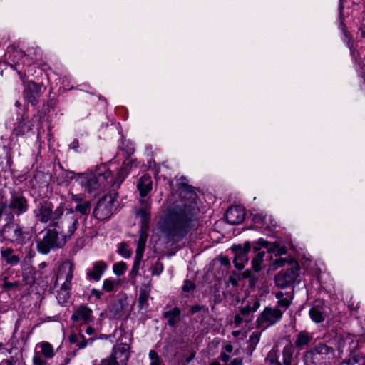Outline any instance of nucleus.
Wrapping results in <instances>:
<instances>
[{
  "instance_id": "obj_31",
  "label": "nucleus",
  "mask_w": 365,
  "mask_h": 365,
  "mask_svg": "<svg viewBox=\"0 0 365 365\" xmlns=\"http://www.w3.org/2000/svg\"><path fill=\"white\" fill-rule=\"evenodd\" d=\"M255 272L253 269H246L243 272H242V277L245 278V279H247L249 280V288L251 289H254L259 281V278L253 273Z\"/></svg>"
},
{
  "instance_id": "obj_34",
  "label": "nucleus",
  "mask_w": 365,
  "mask_h": 365,
  "mask_svg": "<svg viewBox=\"0 0 365 365\" xmlns=\"http://www.w3.org/2000/svg\"><path fill=\"white\" fill-rule=\"evenodd\" d=\"M41 349V353L46 359H50L55 355L53 345L48 341H43L39 344Z\"/></svg>"
},
{
  "instance_id": "obj_6",
  "label": "nucleus",
  "mask_w": 365,
  "mask_h": 365,
  "mask_svg": "<svg viewBox=\"0 0 365 365\" xmlns=\"http://www.w3.org/2000/svg\"><path fill=\"white\" fill-rule=\"evenodd\" d=\"M257 240H246L243 243H234L231 245L229 250L233 255L232 263L237 270H242L250 260L249 254L252 251L254 253V247Z\"/></svg>"
},
{
  "instance_id": "obj_19",
  "label": "nucleus",
  "mask_w": 365,
  "mask_h": 365,
  "mask_svg": "<svg viewBox=\"0 0 365 365\" xmlns=\"http://www.w3.org/2000/svg\"><path fill=\"white\" fill-rule=\"evenodd\" d=\"M93 310L86 304H81L75 310L71 317L73 322L83 321L85 324H88L92 321Z\"/></svg>"
},
{
  "instance_id": "obj_26",
  "label": "nucleus",
  "mask_w": 365,
  "mask_h": 365,
  "mask_svg": "<svg viewBox=\"0 0 365 365\" xmlns=\"http://www.w3.org/2000/svg\"><path fill=\"white\" fill-rule=\"evenodd\" d=\"M14 249L12 247L1 248L0 254L2 259L10 266H16L20 262V257L14 255Z\"/></svg>"
},
{
  "instance_id": "obj_12",
  "label": "nucleus",
  "mask_w": 365,
  "mask_h": 365,
  "mask_svg": "<svg viewBox=\"0 0 365 365\" xmlns=\"http://www.w3.org/2000/svg\"><path fill=\"white\" fill-rule=\"evenodd\" d=\"M29 108H24L23 113L17 117L14 124L13 134L17 137L23 136L29 133L34 134V120L29 116Z\"/></svg>"
},
{
  "instance_id": "obj_62",
  "label": "nucleus",
  "mask_w": 365,
  "mask_h": 365,
  "mask_svg": "<svg viewBox=\"0 0 365 365\" xmlns=\"http://www.w3.org/2000/svg\"><path fill=\"white\" fill-rule=\"evenodd\" d=\"M279 268L274 264V263L272 262L268 264V267L267 268V274L271 275L277 269Z\"/></svg>"
},
{
  "instance_id": "obj_52",
  "label": "nucleus",
  "mask_w": 365,
  "mask_h": 365,
  "mask_svg": "<svg viewBox=\"0 0 365 365\" xmlns=\"http://www.w3.org/2000/svg\"><path fill=\"white\" fill-rule=\"evenodd\" d=\"M2 280H3L4 283L1 286V287L5 291H7V292L11 290L14 287H16L19 284V282L17 281H15L14 282H8V277H6V276L3 277Z\"/></svg>"
},
{
  "instance_id": "obj_46",
  "label": "nucleus",
  "mask_w": 365,
  "mask_h": 365,
  "mask_svg": "<svg viewBox=\"0 0 365 365\" xmlns=\"http://www.w3.org/2000/svg\"><path fill=\"white\" fill-rule=\"evenodd\" d=\"M265 361L272 364H275L279 361V355L277 354V351L272 348L269 353L267 354V357L265 358Z\"/></svg>"
},
{
  "instance_id": "obj_54",
  "label": "nucleus",
  "mask_w": 365,
  "mask_h": 365,
  "mask_svg": "<svg viewBox=\"0 0 365 365\" xmlns=\"http://www.w3.org/2000/svg\"><path fill=\"white\" fill-rule=\"evenodd\" d=\"M57 103L58 100L56 98H49L46 103V108H44L45 112L47 111L48 113H49L51 111H56Z\"/></svg>"
},
{
  "instance_id": "obj_42",
  "label": "nucleus",
  "mask_w": 365,
  "mask_h": 365,
  "mask_svg": "<svg viewBox=\"0 0 365 365\" xmlns=\"http://www.w3.org/2000/svg\"><path fill=\"white\" fill-rule=\"evenodd\" d=\"M150 230H140L137 246L145 248Z\"/></svg>"
},
{
  "instance_id": "obj_60",
  "label": "nucleus",
  "mask_w": 365,
  "mask_h": 365,
  "mask_svg": "<svg viewBox=\"0 0 365 365\" xmlns=\"http://www.w3.org/2000/svg\"><path fill=\"white\" fill-rule=\"evenodd\" d=\"M277 304L280 307L288 308L291 304V301L289 300L287 298L283 297L278 300Z\"/></svg>"
},
{
  "instance_id": "obj_24",
  "label": "nucleus",
  "mask_w": 365,
  "mask_h": 365,
  "mask_svg": "<svg viewBox=\"0 0 365 365\" xmlns=\"http://www.w3.org/2000/svg\"><path fill=\"white\" fill-rule=\"evenodd\" d=\"M319 344H315L314 348L307 351L304 356L305 365H319Z\"/></svg>"
},
{
  "instance_id": "obj_56",
  "label": "nucleus",
  "mask_w": 365,
  "mask_h": 365,
  "mask_svg": "<svg viewBox=\"0 0 365 365\" xmlns=\"http://www.w3.org/2000/svg\"><path fill=\"white\" fill-rule=\"evenodd\" d=\"M291 257H289V258L287 259L286 258L279 257L277 259L274 260L273 262L274 263V264H276V266L278 268H280L284 267L286 264H288L289 265V262H291Z\"/></svg>"
},
{
  "instance_id": "obj_13",
  "label": "nucleus",
  "mask_w": 365,
  "mask_h": 365,
  "mask_svg": "<svg viewBox=\"0 0 365 365\" xmlns=\"http://www.w3.org/2000/svg\"><path fill=\"white\" fill-rule=\"evenodd\" d=\"M8 206L14 217L15 215L19 217L27 212L29 208V200L22 192H11Z\"/></svg>"
},
{
  "instance_id": "obj_44",
  "label": "nucleus",
  "mask_w": 365,
  "mask_h": 365,
  "mask_svg": "<svg viewBox=\"0 0 365 365\" xmlns=\"http://www.w3.org/2000/svg\"><path fill=\"white\" fill-rule=\"evenodd\" d=\"M242 272L239 273L236 271H232L231 275L229 277L228 281L233 286L237 287L239 284V282L245 279V278H242Z\"/></svg>"
},
{
  "instance_id": "obj_28",
  "label": "nucleus",
  "mask_w": 365,
  "mask_h": 365,
  "mask_svg": "<svg viewBox=\"0 0 365 365\" xmlns=\"http://www.w3.org/2000/svg\"><path fill=\"white\" fill-rule=\"evenodd\" d=\"M92 208V203L90 200H80L79 203L77 204L74 208L72 209L73 213L77 214L78 212L81 216L85 217V220L87 216L90 214Z\"/></svg>"
},
{
  "instance_id": "obj_35",
  "label": "nucleus",
  "mask_w": 365,
  "mask_h": 365,
  "mask_svg": "<svg viewBox=\"0 0 365 365\" xmlns=\"http://www.w3.org/2000/svg\"><path fill=\"white\" fill-rule=\"evenodd\" d=\"M294 353V347L292 344H287L282 351V359L284 365H292V359Z\"/></svg>"
},
{
  "instance_id": "obj_1",
  "label": "nucleus",
  "mask_w": 365,
  "mask_h": 365,
  "mask_svg": "<svg viewBox=\"0 0 365 365\" xmlns=\"http://www.w3.org/2000/svg\"><path fill=\"white\" fill-rule=\"evenodd\" d=\"M181 205L168 211L163 222V230L169 239L182 240L195 229L200 200L195 188L187 182L179 183Z\"/></svg>"
},
{
  "instance_id": "obj_39",
  "label": "nucleus",
  "mask_w": 365,
  "mask_h": 365,
  "mask_svg": "<svg viewBox=\"0 0 365 365\" xmlns=\"http://www.w3.org/2000/svg\"><path fill=\"white\" fill-rule=\"evenodd\" d=\"M115 351H110V355L101 360V365H120L118 360H116Z\"/></svg>"
},
{
  "instance_id": "obj_48",
  "label": "nucleus",
  "mask_w": 365,
  "mask_h": 365,
  "mask_svg": "<svg viewBox=\"0 0 365 365\" xmlns=\"http://www.w3.org/2000/svg\"><path fill=\"white\" fill-rule=\"evenodd\" d=\"M118 252L119 255L123 257L125 259H128L131 257L132 251L131 250L127 247V245L125 243H120Z\"/></svg>"
},
{
  "instance_id": "obj_38",
  "label": "nucleus",
  "mask_w": 365,
  "mask_h": 365,
  "mask_svg": "<svg viewBox=\"0 0 365 365\" xmlns=\"http://www.w3.org/2000/svg\"><path fill=\"white\" fill-rule=\"evenodd\" d=\"M127 268V264L123 261H120L113 264V271L116 276L120 277L124 274Z\"/></svg>"
},
{
  "instance_id": "obj_50",
  "label": "nucleus",
  "mask_w": 365,
  "mask_h": 365,
  "mask_svg": "<svg viewBox=\"0 0 365 365\" xmlns=\"http://www.w3.org/2000/svg\"><path fill=\"white\" fill-rule=\"evenodd\" d=\"M327 356V359L329 360L334 359V350L331 347H329L325 344H321V356L322 355Z\"/></svg>"
},
{
  "instance_id": "obj_63",
  "label": "nucleus",
  "mask_w": 365,
  "mask_h": 365,
  "mask_svg": "<svg viewBox=\"0 0 365 365\" xmlns=\"http://www.w3.org/2000/svg\"><path fill=\"white\" fill-rule=\"evenodd\" d=\"M251 312H252V309L250 305H246L245 307H242L240 309V314H242L245 317L249 315Z\"/></svg>"
},
{
  "instance_id": "obj_29",
  "label": "nucleus",
  "mask_w": 365,
  "mask_h": 365,
  "mask_svg": "<svg viewBox=\"0 0 365 365\" xmlns=\"http://www.w3.org/2000/svg\"><path fill=\"white\" fill-rule=\"evenodd\" d=\"M260 336L261 334L258 331H254L250 336L249 340L247 341L248 345L245 349V352L247 355L251 356L255 351L259 341Z\"/></svg>"
},
{
  "instance_id": "obj_59",
  "label": "nucleus",
  "mask_w": 365,
  "mask_h": 365,
  "mask_svg": "<svg viewBox=\"0 0 365 365\" xmlns=\"http://www.w3.org/2000/svg\"><path fill=\"white\" fill-rule=\"evenodd\" d=\"M79 337L81 339V341H80L77 344V346L78 347L79 349H85L88 345V340L86 339L85 336L81 333H79Z\"/></svg>"
},
{
  "instance_id": "obj_51",
  "label": "nucleus",
  "mask_w": 365,
  "mask_h": 365,
  "mask_svg": "<svg viewBox=\"0 0 365 365\" xmlns=\"http://www.w3.org/2000/svg\"><path fill=\"white\" fill-rule=\"evenodd\" d=\"M311 319L316 323H319V306L315 304L309 310Z\"/></svg>"
},
{
  "instance_id": "obj_23",
  "label": "nucleus",
  "mask_w": 365,
  "mask_h": 365,
  "mask_svg": "<svg viewBox=\"0 0 365 365\" xmlns=\"http://www.w3.org/2000/svg\"><path fill=\"white\" fill-rule=\"evenodd\" d=\"M126 298H118L111 301L108 306L109 312L114 318H119L122 316L125 307Z\"/></svg>"
},
{
  "instance_id": "obj_33",
  "label": "nucleus",
  "mask_w": 365,
  "mask_h": 365,
  "mask_svg": "<svg viewBox=\"0 0 365 365\" xmlns=\"http://www.w3.org/2000/svg\"><path fill=\"white\" fill-rule=\"evenodd\" d=\"M148 299H149V291H148L145 289H141L140 290L138 300V307L139 309H147L149 303H148Z\"/></svg>"
},
{
  "instance_id": "obj_25",
  "label": "nucleus",
  "mask_w": 365,
  "mask_h": 365,
  "mask_svg": "<svg viewBox=\"0 0 365 365\" xmlns=\"http://www.w3.org/2000/svg\"><path fill=\"white\" fill-rule=\"evenodd\" d=\"M21 270L23 279L29 283H34L36 281V275L38 273L36 268L28 264L24 259L21 263Z\"/></svg>"
},
{
  "instance_id": "obj_9",
  "label": "nucleus",
  "mask_w": 365,
  "mask_h": 365,
  "mask_svg": "<svg viewBox=\"0 0 365 365\" xmlns=\"http://www.w3.org/2000/svg\"><path fill=\"white\" fill-rule=\"evenodd\" d=\"M290 268L281 271L274 278L275 285L280 289H285L292 285L299 277V264L294 257H291Z\"/></svg>"
},
{
  "instance_id": "obj_16",
  "label": "nucleus",
  "mask_w": 365,
  "mask_h": 365,
  "mask_svg": "<svg viewBox=\"0 0 365 365\" xmlns=\"http://www.w3.org/2000/svg\"><path fill=\"white\" fill-rule=\"evenodd\" d=\"M282 314L283 313L279 309L265 307L257 318L256 327L261 328L264 322H269L270 325H273L281 320Z\"/></svg>"
},
{
  "instance_id": "obj_43",
  "label": "nucleus",
  "mask_w": 365,
  "mask_h": 365,
  "mask_svg": "<svg viewBox=\"0 0 365 365\" xmlns=\"http://www.w3.org/2000/svg\"><path fill=\"white\" fill-rule=\"evenodd\" d=\"M123 150V158H130L135 153V148L132 142L128 141Z\"/></svg>"
},
{
  "instance_id": "obj_53",
  "label": "nucleus",
  "mask_w": 365,
  "mask_h": 365,
  "mask_svg": "<svg viewBox=\"0 0 365 365\" xmlns=\"http://www.w3.org/2000/svg\"><path fill=\"white\" fill-rule=\"evenodd\" d=\"M140 264L133 263L131 271L128 274L129 280L135 282L136 277L139 274Z\"/></svg>"
},
{
  "instance_id": "obj_7",
  "label": "nucleus",
  "mask_w": 365,
  "mask_h": 365,
  "mask_svg": "<svg viewBox=\"0 0 365 365\" xmlns=\"http://www.w3.org/2000/svg\"><path fill=\"white\" fill-rule=\"evenodd\" d=\"M118 195L116 192L103 195L93 209V216L99 221L110 219L115 210V202Z\"/></svg>"
},
{
  "instance_id": "obj_5",
  "label": "nucleus",
  "mask_w": 365,
  "mask_h": 365,
  "mask_svg": "<svg viewBox=\"0 0 365 365\" xmlns=\"http://www.w3.org/2000/svg\"><path fill=\"white\" fill-rule=\"evenodd\" d=\"M11 67L16 71L19 78L24 80L34 74L36 59L26 54L21 49L14 48L11 53H7Z\"/></svg>"
},
{
  "instance_id": "obj_45",
  "label": "nucleus",
  "mask_w": 365,
  "mask_h": 365,
  "mask_svg": "<svg viewBox=\"0 0 365 365\" xmlns=\"http://www.w3.org/2000/svg\"><path fill=\"white\" fill-rule=\"evenodd\" d=\"M148 356L150 359V365H160L162 364V359L155 350H150Z\"/></svg>"
},
{
  "instance_id": "obj_8",
  "label": "nucleus",
  "mask_w": 365,
  "mask_h": 365,
  "mask_svg": "<svg viewBox=\"0 0 365 365\" xmlns=\"http://www.w3.org/2000/svg\"><path fill=\"white\" fill-rule=\"evenodd\" d=\"M66 212L58 220L62 228H56L63 237V243H66L76 231L78 226V218L77 214L73 213L72 209L66 207Z\"/></svg>"
},
{
  "instance_id": "obj_14",
  "label": "nucleus",
  "mask_w": 365,
  "mask_h": 365,
  "mask_svg": "<svg viewBox=\"0 0 365 365\" xmlns=\"http://www.w3.org/2000/svg\"><path fill=\"white\" fill-rule=\"evenodd\" d=\"M140 207L134 212L136 218H140V230H150L151 220V202L148 199L139 200Z\"/></svg>"
},
{
  "instance_id": "obj_36",
  "label": "nucleus",
  "mask_w": 365,
  "mask_h": 365,
  "mask_svg": "<svg viewBox=\"0 0 365 365\" xmlns=\"http://www.w3.org/2000/svg\"><path fill=\"white\" fill-rule=\"evenodd\" d=\"M251 220L254 225V227H252V229L257 230L259 227L261 228L267 224L266 217L262 214H251Z\"/></svg>"
},
{
  "instance_id": "obj_55",
  "label": "nucleus",
  "mask_w": 365,
  "mask_h": 365,
  "mask_svg": "<svg viewBox=\"0 0 365 365\" xmlns=\"http://www.w3.org/2000/svg\"><path fill=\"white\" fill-rule=\"evenodd\" d=\"M196 288V284L190 279H186L184 281V284L182 286V292H190V291L194 290Z\"/></svg>"
},
{
  "instance_id": "obj_49",
  "label": "nucleus",
  "mask_w": 365,
  "mask_h": 365,
  "mask_svg": "<svg viewBox=\"0 0 365 365\" xmlns=\"http://www.w3.org/2000/svg\"><path fill=\"white\" fill-rule=\"evenodd\" d=\"M163 264L160 262L159 259H158V261L150 267L152 275L155 276L160 275L163 272Z\"/></svg>"
},
{
  "instance_id": "obj_64",
  "label": "nucleus",
  "mask_w": 365,
  "mask_h": 365,
  "mask_svg": "<svg viewBox=\"0 0 365 365\" xmlns=\"http://www.w3.org/2000/svg\"><path fill=\"white\" fill-rule=\"evenodd\" d=\"M359 32L360 33L361 37L365 38V18H363L361 21L359 28Z\"/></svg>"
},
{
  "instance_id": "obj_15",
  "label": "nucleus",
  "mask_w": 365,
  "mask_h": 365,
  "mask_svg": "<svg viewBox=\"0 0 365 365\" xmlns=\"http://www.w3.org/2000/svg\"><path fill=\"white\" fill-rule=\"evenodd\" d=\"M14 230L11 238L8 240L14 245H24L31 241L34 230L32 227H22L20 225H13Z\"/></svg>"
},
{
  "instance_id": "obj_20",
  "label": "nucleus",
  "mask_w": 365,
  "mask_h": 365,
  "mask_svg": "<svg viewBox=\"0 0 365 365\" xmlns=\"http://www.w3.org/2000/svg\"><path fill=\"white\" fill-rule=\"evenodd\" d=\"M245 213L240 207H230L225 214L226 222L230 225H238L243 222Z\"/></svg>"
},
{
  "instance_id": "obj_40",
  "label": "nucleus",
  "mask_w": 365,
  "mask_h": 365,
  "mask_svg": "<svg viewBox=\"0 0 365 365\" xmlns=\"http://www.w3.org/2000/svg\"><path fill=\"white\" fill-rule=\"evenodd\" d=\"M118 284V281L107 278L103 281V289L106 292H112L115 289V286Z\"/></svg>"
},
{
  "instance_id": "obj_22",
  "label": "nucleus",
  "mask_w": 365,
  "mask_h": 365,
  "mask_svg": "<svg viewBox=\"0 0 365 365\" xmlns=\"http://www.w3.org/2000/svg\"><path fill=\"white\" fill-rule=\"evenodd\" d=\"M153 182L151 177L148 174L143 175L137 183V189L139 191L141 197H145L151 191Z\"/></svg>"
},
{
  "instance_id": "obj_18",
  "label": "nucleus",
  "mask_w": 365,
  "mask_h": 365,
  "mask_svg": "<svg viewBox=\"0 0 365 365\" xmlns=\"http://www.w3.org/2000/svg\"><path fill=\"white\" fill-rule=\"evenodd\" d=\"M111 351H115L116 360L120 364L128 365L130 358V346L124 342H120L112 347Z\"/></svg>"
},
{
  "instance_id": "obj_61",
  "label": "nucleus",
  "mask_w": 365,
  "mask_h": 365,
  "mask_svg": "<svg viewBox=\"0 0 365 365\" xmlns=\"http://www.w3.org/2000/svg\"><path fill=\"white\" fill-rule=\"evenodd\" d=\"M16 360L14 356H10L8 359H4L1 362L0 365H16Z\"/></svg>"
},
{
  "instance_id": "obj_32",
  "label": "nucleus",
  "mask_w": 365,
  "mask_h": 365,
  "mask_svg": "<svg viewBox=\"0 0 365 365\" xmlns=\"http://www.w3.org/2000/svg\"><path fill=\"white\" fill-rule=\"evenodd\" d=\"M312 339V336H310L306 331H300L297 336V339L294 341V344L297 348H302L304 346L308 344L311 340Z\"/></svg>"
},
{
  "instance_id": "obj_30",
  "label": "nucleus",
  "mask_w": 365,
  "mask_h": 365,
  "mask_svg": "<svg viewBox=\"0 0 365 365\" xmlns=\"http://www.w3.org/2000/svg\"><path fill=\"white\" fill-rule=\"evenodd\" d=\"M3 215L5 216V220L8 224L11 223L14 220V213L10 211L7 201L4 200L3 197H1L0 200V220Z\"/></svg>"
},
{
  "instance_id": "obj_21",
  "label": "nucleus",
  "mask_w": 365,
  "mask_h": 365,
  "mask_svg": "<svg viewBox=\"0 0 365 365\" xmlns=\"http://www.w3.org/2000/svg\"><path fill=\"white\" fill-rule=\"evenodd\" d=\"M181 309L178 307L165 311L162 314V317L167 319V324L170 327H175L177 324L181 321Z\"/></svg>"
},
{
  "instance_id": "obj_27",
  "label": "nucleus",
  "mask_w": 365,
  "mask_h": 365,
  "mask_svg": "<svg viewBox=\"0 0 365 365\" xmlns=\"http://www.w3.org/2000/svg\"><path fill=\"white\" fill-rule=\"evenodd\" d=\"M344 0H339V29L341 30L344 37L343 41L346 43L347 46L350 48L351 46V36L349 32L346 30V28L344 24L343 18H342V11L344 9L343 6Z\"/></svg>"
},
{
  "instance_id": "obj_17",
  "label": "nucleus",
  "mask_w": 365,
  "mask_h": 365,
  "mask_svg": "<svg viewBox=\"0 0 365 365\" xmlns=\"http://www.w3.org/2000/svg\"><path fill=\"white\" fill-rule=\"evenodd\" d=\"M108 268V264L103 260H98L92 264V267L87 269L86 279L89 281L98 282Z\"/></svg>"
},
{
  "instance_id": "obj_57",
  "label": "nucleus",
  "mask_w": 365,
  "mask_h": 365,
  "mask_svg": "<svg viewBox=\"0 0 365 365\" xmlns=\"http://www.w3.org/2000/svg\"><path fill=\"white\" fill-rule=\"evenodd\" d=\"M32 361L34 365H47L46 360H44L38 353H35Z\"/></svg>"
},
{
  "instance_id": "obj_4",
  "label": "nucleus",
  "mask_w": 365,
  "mask_h": 365,
  "mask_svg": "<svg viewBox=\"0 0 365 365\" xmlns=\"http://www.w3.org/2000/svg\"><path fill=\"white\" fill-rule=\"evenodd\" d=\"M53 204L48 200L40 202L38 207L34 210L36 220L42 223L50 222V227L53 228H62L58 220L61 218L66 210L64 202H61L56 209Z\"/></svg>"
},
{
  "instance_id": "obj_47",
  "label": "nucleus",
  "mask_w": 365,
  "mask_h": 365,
  "mask_svg": "<svg viewBox=\"0 0 365 365\" xmlns=\"http://www.w3.org/2000/svg\"><path fill=\"white\" fill-rule=\"evenodd\" d=\"M123 163L124 166L129 168L130 170L133 168H138L140 165L141 162L138 161L137 158H124Z\"/></svg>"
},
{
  "instance_id": "obj_58",
  "label": "nucleus",
  "mask_w": 365,
  "mask_h": 365,
  "mask_svg": "<svg viewBox=\"0 0 365 365\" xmlns=\"http://www.w3.org/2000/svg\"><path fill=\"white\" fill-rule=\"evenodd\" d=\"M219 261H220L221 265H222L224 267H226L228 268L231 266L230 259L227 255H219Z\"/></svg>"
},
{
  "instance_id": "obj_2",
  "label": "nucleus",
  "mask_w": 365,
  "mask_h": 365,
  "mask_svg": "<svg viewBox=\"0 0 365 365\" xmlns=\"http://www.w3.org/2000/svg\"><path fill=\"white\" fill-rule=\"evenodd\" d=\"M130 171V170L124 166L123 163L117 173L113 183H117L120 186L128 177ZM76 180L79 182L85 187V190L91 194L105 189L108 184L113 182V175L106 164H101L96 165L93 170H88L84 173H78Z\"/></svg>"
},
{
  "instance_id": "obj_3",
  "label": "nucleus",
  "mask_w": 365,
  "mask_h": 365,
  "mask_svg": "<svg viewBox=\"0 0 365 365\" xmlns=\"http://www.w3.org/2000/svg\"><path fill=\"white\" fill-rule=\"evenodd\" d=\"M255 245L254 247L255 256L251 260V268L255 273H259L264 266L265 252L261 251L262 249H266L268 253H273L277 257H281L287 253V247L282 246L277 241L271 242L260 237Z\"/></svg>"
},
{
  "instance_id": "obj_10",
  "label": "nucleus",
  "mask_w": 365,
  "mask_h": 365,
  "mask_svg": "<svg viewBox=\"0 0 365 365\" xmlns=\"http://www.w3.org/2000/svg\"><path fill=\"white\" fill-rule=\"evenodd\" d=\"M46 88L43 83H36L34 81H29L24 85L22 96L24 101V108H28V105L31 104L35 108L39 103L40 98Z\"/></svg>"
},
{
  "instance_id": "obj_37",
  "label": "nucleus",
  "mask_w": 365,
  "mask_h": 365,
  "mask_svg": "<svg viewBox=\"0 0 365 365\" xmlns=\"http://www.w3.org/2000/svg\"><path fill=\"white\" fill-rule=\"evenodd\" d=\"M340 365H365V356L354 355L353 357L342 361Z\"/></svg>"
},
{
  "instance_id": "obj_11",
  "label": "nucleus",
  "mask_w": 365,
  "mask_h": 365,
  "mask_svg": "<svg viewBox=\"0 0 365 365\" xmlns=\"http://www.w3.org/2000/svg\"><path fill=\"white\" fill-rule=\"evenodd\" d=\"M58 234L56 228L48 229L43 239L36 240L37 251L40 254L47 255L52 249L63 247L66 243L58 241Z\"/></svg>"
},
{
  "instance_id": "obj_41",
  "label": "nucleus",
  "mask_w": 365,
  "mask_h": 365,
  "mask_svg": "<svg viewBox=\"0 0 365 365\" xmlns=\"http://www.w3.org/2000/svg\"><path fill=\"white\" fill-rule=\"evenodd\" d=\"M200 312H202L204 314L208 313V307H207L206 305L196 304L195 305L190 306L189 309V314L190 315H194Z\"/></svg>"
}]
</instances>
